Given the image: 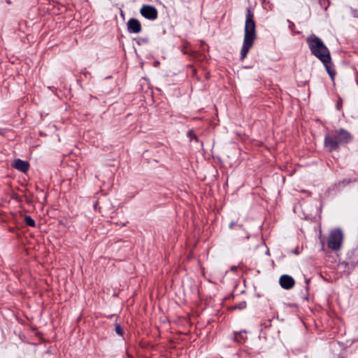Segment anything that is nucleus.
I'll list each match as a JSON object with an SVG mask.
<instances>
[{
	"label": "nucleus",
	"mask_w": 358,
	"mask_h": 358,
	"mask_svg": "<svg viewBox=\"0 0 358 358\" xmlns=\"http://www.w3.org/2000/svg\"><path fill=\"white\" fill-rule=\"evenodd\" d=\"M256 37V24L254 20V13L250 8H248L244 27V38L241 50V61H243L246 57L249 50L253 46Z\"/></svg>",
	"instance_id": "f257e3e1"
},
{
	"label": "nucleus",
	"mask_w": 358,
	"mask_h": 358,
	"mask_svg": "<svg viewBox=\"0 0 358 358\" xmlns=\"http://www.w3.org/2000/svg\"><path fill=\"white\" fill-rule=\"evenodd\" d=\"M352 140L353 136L349 131L340 128L325 135L324 146L328 152H331L338 151L341 146H345L351 143Z\"/></svg>",
	"instance_id": "f03ea898"
},
{
	"label": "nucleus",
	"mask_w": 358,
	"mask_h": 358,
	"mask_svg": "<svg viewBox=\"0 0 358 358\" xmlns=\"http://www.w3.org/2000/svg\"><path fill=\"white\" fill-rule=\"evenodd\" d=\"M306 42L313 55L319 59L321 62L329 61L330 52L319 37L311 34L306 38Z\"/></svg>",
	"instance_id": "7ed1b4c3"
},
{
	"label": "nucleus",
	"mask_w": 358,
	"mask_h": 358,
	"mask_svg": "<svg viewBox=\"0 0 358 358\" xmlns=\"http://www.w3.org/2000/svg\"><path fill=\"white\" fill-rule=\"evenodd\" d=\"M343 234L340 229H335L330 232L328 238V247L333 250H338L342 245Z\"/></svg>",
	"instance_id": "20e7f679"
},
{
	"label": "nucleus",
	"mask_w": 358,
	"mask_h": 358,
	"mask_svg": "<svg viewBox=\"0 0 358 358\" xmlns=\"http://www.w3.org/2000/svg\"><path fill=\"white\" fill-rule=\"evenodd\" d=\"M140 13L145 18L149 20H155L157 18L158 11L152 6L144 5L140 10Z\"/></svg>",
	"instance_id": "39448f33"
},
{
	"label": "nucleus",
	"mask_w": 358,
	"mask_h": 358,
	"mask_svg": "<svg viewBox=\"0 0 358 358\" xmlns=\"http://www.w3.org/2000/svg\"><path fill=\"white\" fill-rule=\"evenodd\" d=\"M127 31L130 34H139L142 31L140 21L136 18H130L127 22Z\"/></svg>",
	"instance_id": "423d86ee"
},
{
	"label": "nucleus",
	"mask_w": 358,
	"mask_h": 358,
	"mask_svg": "<svg viewBox=\"0 0 358 358\" xmlns=\"http://www.w3.org/2000/svg\"><path fill=\"white\" fill-rule=\"evenodd\" d=\"M279 283L283 289H289L294 287L295 280L292 276L284 274L280 276Z\"/></svg>",
	"instance_id": "0eeeda50"
},
{
	"label": "nucleus",
	"mask_w": 358,
	"mask_h": 358,
	"mask_svg": "<svg viewBox=\"0 0 358 358\" xmlns=\"http://www.w3.org/2000/svg\"><path fill=\"white\" fill-rule=\"evenodd\" d=\"M13 167L18 171L26 173L29 170V164L26 161L17 159L13 162Z\"/></svg>",
	"instance_id": "6e6552de"
},
{
	"label": "nucleus",
	"mask_w": 358,
	"mask_h": 358,
	"mask_svg": "<svg viewBox=\"0 0 358 358\" xmlns=\"http://www.w3.org/2000/svg\"><path fill=\"white\" fill-rule=\"evenodd\" d=\"M247 331L245 330L240 331H235L234 333V337L233 339L235 342L243 344L244 343L246 340L247 337L244 336L243 334H246Z\"/></svg>",
	"instance_id": "1a4fd4ad"
},
{
	"label": "nucleus",
	"mask_w": 358,
	"mask_h": 358,
	"mask_svg": "<svg viewBox=\"0 0 358 358\" xmlns=\"http://www.w3.org/2000/svg\"><path fill=\"white\" fill-rule=\"evenodd\" d=\"M324 66H325L326 71L328 73L332 80H334V77L336 75V71L334 68V65L331 63V56L329 55V59L327 62H322Z\"/></svg>",
	"instance_id": "9d476101"
},
{
	"label": "nucleus",
	"mask_w": 358,
	"mask_h": 358,
	"mask_svg": "<svg viewBox=\"0 0 358 358\" xmlns=\"http://www.w3.org/2000/svg\"><path fill=\"white\" fill-rule=\"evenodd\" d=\"M134 41H136V43L138 45L141 46V45H144L148 44L150 42V38L148 36L137 37V38H134Z\"/></svg>",
	"instance_id": "9b49d317"
},
{
	"label": "nucleus",
	"mask_w": 358,
	"mask_h": 358,
	"mask_svg": "<svg viewBox=\"0 0 358 358\" xmlns=\"http://www.w3.org/2000/svg\"><path fill=\"white\" fill-rule=\"evenodd\" d=\"M24 222L26 223V224L27 226H29V227H35V225H36V222H35L34 220L31 216H29V215L25 216Z\"/></svg>",
	"instance_id": "f8f14e48"
},
{
	"label": "nucleus",
	"mask_w": 358,
	"mask_h": 358,
	"mask_svg": "<svg viewBox=\"0 0 358 358\" xmlns=\"http://www.w3.org/2000/svg\"><path fill=\"white\" fill-rule=\"evenodd\" d=\"M247 306V303L245 301H241L238 303H236L233 309H239L243 310L245 309Z\"/></svg>",
	"instance_id": "ddd939ff"
},
{
	"label": "nucleus",
	"mask_w": 358,
	"mask_h": 358,
	"mask_svg": "<svg viewBox=\"0 0 358 358\" xmlns=\"http://www.w3.org/2000/svg\"><path fill=\"white\" fill-rule=\"evenodd\" d=\"M187 136L189 138L190 141L194 140L198 141V138L192 130H189L187 133Z\"/></svg>",
	"instance_id": "4468645a"
},
{
	"label": "nucleus",
	"mask_w": 358,
	"mask_h": 358,
	"mask_svg": "<svg viewBox=\"0 0 358 358\" xmlns=\"http://www.w3.org/2000/svg\"><path fill=\"white\" fill-rule=\"evenodd\" d=\"M350 182H351L350 180L344 179V180L338 182V184H336V185L338 186V187H345L348 185H349Z\"/></svg>",
	"instance_id": "2eb2a0df"
},
{
	"label": "nucleus",
	"mask_w": 358,
	"mask_h": 358,
	"mask_svg": "<svg viewBox=\"0 0 358 358\" xmlns=\"http://www.w3.org/2000/svg\"><path fill=\"white\" fill-rule=\"evenodd\" d=\"M115 332H116L117 334H118L120 336H122L123 335V330H122V327H120V324H116L115 325Z\"/></svg>",
	"instance_id": "dca6fc26"
},
{
	"label": "nucleus",
	"mask_w": 358,
	"mask_h": 358,
	"mask_svg": "<svg viewBox=\"0 0 358 358\" xmlns=\"http://www.w3.org/2000/svg\"><path fill=\"white\" fill-rule=\"evenodd\" d=\"M287 22L289 23V29L294 31V29L295 28V24L294 22H292V21H290L289 20H287Z\"/></svg>",
	"instance_id": "f3484780"
},
{
	"label": "nucleus",
	"mask_w": 358,
	"mask_h": 358,
	"mask_svg": "<svg viewBox=\"0 0 358 358\" xmlns=\"http://www.w3.org/2000/svg\"><path fill=\"white\" fill-rule=\"evenodd\" d=\"M230 270L231 271H236L237 270V266H232L230 268Z\"/></svg>",
	"instance_id": "a211bd4d"
},
{
	"label": "nucleus",
	"mask_w": 358,
	"mask_h": 358,
	"mask_svg": "<svg viewBox=\"0 0 358 358\" xmlns=\"http://www.w3.org/2000/svg\"><path fill=\"white\" fill-rule=\"evenodd\" d=\"M234 224H235V223H234V222H231L230 223V224H229V228H230V229H232V228H233V227H234Z\"/></svg>",
	"instance_id": "6ab92c4d"
},
{
	"label": "nucleus",
	"mask_w": 358,
	"mask_h": 358,
	"mask_svg": "<svg viewBox=\"0 0 358 358\" xmlns=\"http://www.w3.org/2000/svg\"><path fill=\"white\" fill-rule=\"evenodd\" d=\"M341 104H340L339 103H338L336 104V108H337V109H338V110H340V107H341Z\"/></svg>",
	"instance_id": "aec40b11"
},
{
	"label": "nucleus",
	"mask_w": 358,
	"mask_h": 358,
	"mask_svg": "<svg viewBox=\"0 0 358 358\" xmlns=\"http://www.w3.org/2000/svg\"><path fill=\"white\" fill-rule=\"evenodd\" d=\"M294 253L296 254V255L299 254V252L296 250H294Z\"/></svg>",
	"instance_id": "412c9836"
},
{
	"label": "nucleus",
	"mask_w": 358,
	"mask_h": 358,
	"mask_svg": "<svg viewBox=\"0 0 358 358\" xmlns=\"http://www.w3.org/2000/svg\"><path fill=\"white\" fill-rule=\"evenodd\" d=\"M13 199H17L16 196H13Z\"/></svg>",
	"instance_id": "4be33fe9"
},
{
	"label": "nucleus",
	"mask_w": 358,
	"mask_h": 358,
	"mask_svg": "<svg viewBox=\"0 0 358 358\" xmlns=\"http://www.w3.org/2000/svg\"><path fill=\"white\" fill-rule=\"evenodd\" d=\"M357 263H358V259H357Z\"/></svg>",
	"instance_id": "5701e85b"
}]
</instances>
